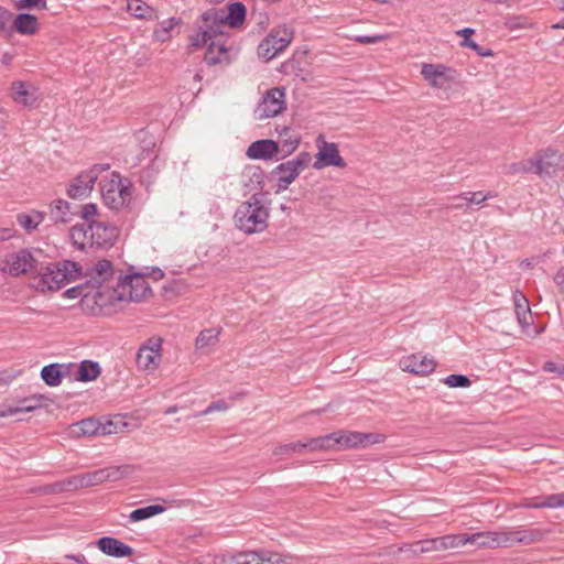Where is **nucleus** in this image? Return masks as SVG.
I'll return each instance as SVG.
<instances>
[{
	"label": "nucleus",
	"mask_w": 564,
	"mask_h": 564,
	"mask_svg": "<svg viewBox=\"0 0 564 564\" xmlns=\"http://www.w3.org/2000/svg\"><path fill=\"white\" fill-rule=\"evenodd\" d=\"M460 45L463 47H469L471 48L473 51H475L479 56H490L492 53H491V50L489 48H482L481 46H479L475 41L473 40H467V41H462L460 42Z\"/></svg>",
	"instance_id": "obj_53"
},
{
	"label": "nucleus",
	"mask_w": 564,
	"mask_h": 564,
	"mask_svg": "<svg viewBox=\"0 0 564 564\" xmlns=\"http://www.w3.org/2000/svg\"><path fill=\"white\" fill-rule=\"evenodd\" d=\"M384 39L383 35H357L355 41L359 44H375L381 42Z\"/></svg>",
	"instance_id": "obj_57"
},
{
	"label": "nucleus",
	"mask_w": 564,
	"mask_h": 564,
	"mask_svg": "<svg viewBox=\"0 0 564 564\" xmlns=\"http://www.w3.org/2000/svg\"><path fill=\"white\" fill-rule=\"evenodd\" d=\"M224 17V9H209L202 14L203 25L198 29L210 31L215 36L223 35V28L226 25Z\"/></svg>",
	"instance_id": "obj_23"
},
{
	"label": "nucleus",
	"mask_w": 564,
	"mask_h": 564,
	"mask_svg": "<svg viewBox=\"0 0 564 564\" xmlns=\"http://www.w3.org/2000/svg\"><path fill=\"white\" fill-rule=\"evenodd\" d=\"M181 23V19L170 18L160 23V26L153 31L154 37L160 42H165L171 37V31Z\"/></svg>",
	"instance_id": "obj_42"
},
{
	"label": "nucleus",
	"mask_w": 564,
	"mask_h": 564,
	"mask_svg": "<svg viewBox=\"0 0 564 564\" xmlns=\"http://www.w3.org/2000/svg\"><path fill=\"white\" fill-rule=\"evenodd\" d=\"M66 486H68V490H78L82 488H86L84 485L83 474L68 477L66 479Z\"/></svg>",
	"instance_id": "obj_54"
},
{
	"label": "nucleus",
	"mask_w": 564,
	"mask_h": 564,
	"mask_svg": "<svg viewBox=\"0 0 564 564\" xmlns=\"http://www.w3.org/2000/svg\"><path fill=\"white\" fill-rule=\"evenodd\" d=\"M293 39V31L288 26L272 30L259 44L258 55L265 61H271L285 50Z\"/></svg>",
	"instance_id": "obj_7"
},
{
	"label": "nucleus",
	"mask_w": 564,
	"mask_h": 564,
	"mask_svg": "<svg viewBox=\"0 0 564 564\" xmlns=\"http://www.w3.org/2000/svg\"><path fill=\"white\" fill-rule=\"evenodd\" d=\"M100 375L99 364L91 360H84L80 362L76 379L79 381H91L95 380Z\"/></svg>",
	"instance_id": "obj_36"
},
{
	"label": "nucleus",
	"mask_w": 564,
	"mask_h": 564,
	"mask_svg": "<svg viewBox=\"0 0 564 564\" xmlns=\"http://www.w3.org/2000/svg\"><path fill=\"white\" fill-rule=\"evenodd\" d=\"M247 10L242 2H234L228 7V11L224 10L225 24L230 28H239L246 20Z\"/></svg>",
	"instance_id": "obj_31"
},
{
	"label": "nucleus",
	"mask_w": 564,
	"mask_h": 564,
	"mask_svg": "<svg viewBox=\"0 0 564 564\" xmlns=\"http://www.w3.org/2000/svg\"><path fill=\"white\" fill-rule=\"evenodd\" d=\"M467 544V539L463 533L446 534L438 538L426 539L415 543L412 552L414 554H423L435 551H444L448 549H456Z\"/></svg>",
	"instance_id": "obj_11"
},
{
	"label": "nucleus",
	"mask_w": 564,
	"mask_h": 564,
	"mask_svg": "<svg viewBox=\"0 0 564 564\" xmlns=\"http://www.w3.org/2000/svg\"><path fill=\"white\" fill-rule=\"evenodd\" d=\"M561 156L556 151L546 150L541 156H539L534 165L539 175H551L556 171Z\"/></svg>",
	"instance_id": "obj_26"
},
{
	"label": "nucleus",
	"mask_w": 564,
	"mask_h": 564,
	"mask_svg": "<svg viewBox=\"0 0 564 564\" xmlns=\"http://www.w3.org/2000/svg\"><path fill=\"white\" fill-rule=\"evenodd\" d=\"M312 161L308 152H301L295 158L279 164L274 170L273 174L278 176V191L286 189L300 175L302 171L308 167Z\"/></svg>",
	"instance_id": "obj_8"
},
{
	"label": "nucleus",
	"mask_w": 564,
	"mask_h": 564,
	"mask_svg": "<svg viewBox=\"0 0 564 564\" xmlns=\"http://www.w3.org/2000/svg\"><path fill=\"white\" fill-rule=\"evenodd\" d=\"M335 437L336 436L334 432L324 436L311 438L308 442H306L307 449L311 452L333 449L337 447Z\"/></svg>",
	"instance_id": "obj_38"
},
{
	"label": "nucleus",
	"mask_w": 564,
	"mask_h": 564,
	"mask_svg": "<svg viewBox=\"0 0 564 564\" xmlns=\"http://www.w3.org/2000/svg\"><path fill=\"white\" fill-rule=\"evenodd\" d=\"M514 305L519 324L522 327L528 326L530 324V319L532 318L528 300L522 294L519 296L516 295Z\"/></svg>",
	"instance_id": "obj_40"
},
{
	"label": "nucleus",
	"mask_w": 564,
	"mask_h": 564,
	"mask_svg": "<svg viewBox=\"0 0 564 564\" xmlns=\"http://www.w3.org/2000/svg\"><path fill=\"white\" fill-rule=\"evenodd\" d=\"M127 475V467L124 466H109L96 469L89 473H84V485L86 488L98 486L106 481H118Z\"/></svg>",
	"instance_id": "obj_16"
},
{
	"label": "nucleus",
	"mask_w": 564,
	"mask_h": 564,
	"mask_svg": "<svg viewBox=\"0 0 564 564\" xmlns=\"http://www.w3.org/2000/svg\"><path fill=\"white\" fill-rule=\"evenodd\" d=\"M304 448H307L306 443L295 442L278 446L274 449V455H283L289 453H301Z\"/></svg>",
	"instance_id": "obj_49"
},
{
	"label": "nucleus",
	"mask_w": 564,
	"mask_h": 564,
	"mask_svg": "<svg viewBox=\"0 0 564 564\" xmlns=\"http://www.w3.org/2000/svg\"><path fill=\"white\" fill-rule=\"evenodd\" d=\"M64 375V365L61 364H51L44 366L41 370L42 380L50 387L61 384Z\"/></svg>",
	"instance_id": "obj_33"
},
{
	"label": "nucleus",
	"mask_w": 564,
	"mask_h": 564,
	"mask_svg": "<svg viewBox=\"0 0 564 564\" xmlns=\"http://www.w3.org/2000/svg\"><path fill=\"white\" fill-rule=\"evenodd\" d=\"M86 231L89 232V240L97 246H105L111 243L117 236V228L110 223L98 219L86 226Z\"/></svg>",
	"instance_id": "obj_18"
},
{
	"label": "nucleus",
	"mask_w": 564,
	"mask_h": 564,
	"mask_svg": "<svg viewBox=\"0 0 564 564\" xmlns=\"http://www.w3.org/2000/svg\"><path fill=\"white\" fill-rule=\"evenodd\" d=\"M80 275L82 265L75 261L63 260L62 262L50 263L45 271L39 274L35 288L41 292L57 291Z\"/></svg>",
	"instance_id": "obj_2"
},
{
	"label": "nucleus",
	"mask_w": 564,
	"mask_h": 564,
	"mask_svg": "<svg viewBox=\"0 0 564 564\" xmlns=\"http://www.w3.org/2000/svg\"><path fill=\"white\" fill-rule=\"evenodd\" d=\"M505 25L510 30L522 29L527 26V20L521 17H510L506 19Z\"/></svg>",
	"instance_id": "obj_55"
},
{
	"label": "nucleus",
	"mask_w": 564,
	"mask_h": 564,
	"mask_svg": "<svg viewBox=\"0 0 564 564\" xmlns=\"http://www.w3.org/2000/svg\"><path fill=\"white\" fill-rule=\"evenodd\" d=\"M444 383L451 388H466L470 386L471 381L465 375L453 373L444 379Z\"/></svg>",
	"instance_id": "obj_45"
},
{
	"label": "nucleus",
	"mask_w": 564,
	"mask_h": 564,
	"mask_svg": "<svg viewBox=\"0 0 564 564\" xmlns=\"http://www.w3.org/2000/svg\"><path fill=\"white\" fill-rule=\"evenodd\" d=\"M220 329L207 328L202 330L195 341L197 349L215 346L219 340Z\"/></svg>",
	"instance_id": "obj_39"
},
{
	"label": "nucleus",
	"mask_w": 564,
	"mask_h": 564,
	"mask_svg": "<svg viewBox=\"0 0 564 564\" xmlns=\"http://www.w3.org/2000/svg\"><path fill=\"white\" fill-rule=\"evenodd\" d=\"M15 8L18 10L37 8L45 10L47 8L46 0H17Z\"/></svg>",
	"instance_id": "obj_52"
},
{
	"label": "nucleus",
	"mask_w": 564,
	"mask_h": 564,
	"mask_svg": "<svg viewBox=\"0 0 564 564\" xmlns=\"http://www.w3.org/2000/svg\"><path fill=\"white\" fill-rule=\"evenodd\" d=\"M12 98L15 102L32 108L39 100V91L29 83L14 82L12 84Z\"/></svg>",
	"instance_id": "obj_19"
},
{
	"label": "nucleus",
	"mask_w": 564,
	"mask_h": 564,
	"mask_svg": "<svg viewBox=\"0 0 564 564\" xmlns=\"http://www.w3.org/2000/svg\"><path fill=\"white\" fill-rule=\"evenodd\" d=\"M317 153L316 161L313 163L315 170H322L327 166L345 167L346 162L340 156L338 145L334 142H327L324 135L319 134L316 139Z\"/></svg>",
	"instance_id": "obj_10"
},
{
	"label": "nucleus",
	"mask_w": 564,
	"mask_h": 564,
	"mask_svg": "<svg viewBox=\"0 0 564 564\" xmlns=\"http://www.w3.org/2000/svg\"><path fill=\"white\" fill-rule=\"evenodd\" d=\"M242 182L250 192L259 194L263 189L264 173L259 166H249L242 173Z\"/></svg>",
	"instance_id": "obj_28"
},
{
	"label": "nucleus",
	"mask_w": 564,
	"mask_h": 564,
	"mask_svg": "<svg viewBox=\"0 0 564 564\" xmlns=\"http://www.w3.org/2000/svg\"><path fill=\"white\" fill-rule=\"evenodd\" d=\"M99 185L101 197L109 208L131 210L132 184L129 180L113 172L109 180H101Z\"/></svg>",
	"instance_id": "obj_4"
},
{
	"label": "nucleus",
	"mask_w": 564,
	"mask_h": 564,
	"mask_svg": "<svg viewBox=\"0 0 564 564\" xmlns=\"http://www.w3.org/2000/svg\"><path fill=\"white\" fill-rule=\"evenodd\" d=\"M543 369L549 372H557L560 375L564 373V367L557 366L552 361L545 362Z\"/></svg>",
	"instance_id": "obj_60"
},
{
	"label": "nucleus",
	"mask_w": 564,
	"mask_h": 564,
	"mask_svg": "<svg viewBox=\"0 0 564 564\" xmlns=\"http://www.w3.org/2000/svg\"><path fill=\"white\" fill-rule=\"evenodd\" d=\"M15 31L22 35H33L39 30V20L30 13H19L13 22Z\"/></svg>",
	"instance_id": "obj_30"
},
{
	"label": "nucleus",
	"mask_w": 564,
	"mask_h": 564,
	"mask_svg": "<svg viewBox=\"0 0 564 564\" xmlns=\"http://www.w3.org/2000/svg\"><path fill=\"white\" fill-rule=\"evenodd\" d=\"M161 345L162 340L160 338H150L139 348L135 356L139 369L151 371L158 368L161 360Z\"/></svg>",
	"instance_id": "obj_14"
},
{
	"label": "nucleus",
	"mask_w": 564,
	"mask_h": 564,
	"mask_svg": "<svg viewBox=\"0 0 564 564\" xmlns=\"http://www.w3.org/2000/svg\"><path fill=\"white\" fill-rule=\"evenodd\" d=\"M37 251L20 249L6 254L1 270L12 276H19L37 271L39 260L35 257Z\"/></svg>",
	"instance_id": "obj_6"
},
{
	"label": "nucleus",
	"mask_w": 564,
	"mask_h": 564,
	"mask_svg": "<svg viewBox=\"0 0 564 564\" xmlns=\"http://www.w3.org/2000/svg\"><path fill=\"white\" fill-rule=\"evenodd\" d=\"M70 237L75 243L80 240L82 246H84L85 240L89 239V232L86 231V225H75L72 227Z\"/></svg>",
	"instance_id": "obj_50"
},
{
	"label": "nucleus",
	"mask_w": 564,
	"mask_h": 564,
	"mask_svg": "<svg viewBox=\"0 0 564 564\" xmlns=\"http://www.w3.org/2000/svg\"><path fill=\"white\" fill-rule=\"evenodd\" d=\"M97 546L106 555L117 558L128 557L133 553L131 546L112 536L100 538Z\"/></svg>",
	"instance_id": "obj_20"
},
{
	"label": "nucleus",
	"mask_w": 564,
	"mask_h": 564,
	"mask_svg": "<svg viewBox=\"0 0 564 564\" xmlns=\"http://www.w3.org/2000/svg\"><path fill=\"white\" fill-rule=\"evenodd\" d=\"M227 409L228 404L225 400H217L212 402L199 415H206L215 411H226Z\"/></svg>",
	"instance_id": "obj_56"
},
{
	"label": "nucleus",
	"mask_w": 564,
	"mask_h": 564,
	"mask_svg": "<svg viewBox=\"0 0 564 564\" xmlns=\"http://www.w3.org/2000/svg\"><path fill=\"white\" fill-rule=\"evenodd\" d=\"M522 507L524 508H533V509H539V508H542L541 506V497H538V498H531V499H525L522 503H521Z\"/></svg>",
	"instance_id": "obj_59"
},
{
	"label": "nucleus",
	"mask_w": 564,
	"mask_h": 564,
	"mask_svg": "<svg viewBox=\"0 0 564 564\" xmlns=\"http://www.w3.org/2000/svg\"><path fill=\"white\" fill-rule=\"evenodd\" d=\"M11 17L12 14L8 9L0 7V30H6V24L10 21Z\"/></svg>",
	"instance_id": "obj_58"
},
{
	"label": "nucleus",
	"mask_w": 564,
	"mask_h": 564,
	"mask_svg": "<svg viewBox=\"0 0 564 564\" xmlns=\"http://www.w3.org/2000/svg\"><path fill=\"white\" fill-rule=\"evenodd\" d=\"M88 284L89 283H85L69 288L64 292V296L67 299L87 297L89 295V293L86 292Z\"/></svg>",
	"instance_id": "obj_51"
},
{
	"label": "nucleus",
	"mask_w": 564,
	"mask_h": 564,
	"mask_svg": "<svg viewBox=\"0 0 564 564\" xmlns=\"http://www.w3.org/2000/svg\"><path fill=\"white\" fill-rule=\"evenodd\" d=\"M127 423L122 419L115 416L113 419H101V434L102 436L118 434L124 431Z\"/></svg>",
	"instance_id": "obj_43"
},
{
	"label": "nucleus",
	"mask_w": 564,
	"mask_h": 564,
	"mask_svg": "<svg viewBox=\"0 0 564 564\" xmlns=\"http://www.w3.org/2000/svg\"><path fill=\"white\" fill-rule=\"evenodd\" d=\"M268 209L262 205L257 193L242 203L235 213V223L238 229L246 234L261 232L267 228Z\"/></svg>",
	"instance_id": "obj_3"
},
{
	"label": "nucleus",
	"mask_w": 564,
	"mask_h": 564,
	"mask_svg": "<svg viewBox=\"0 0 564 564\" xmlns=\"http://www.w3.org/2000/svg\"><path fill=\"white\" fill-rule=\"evenodd\" d=\"M542 508H560L564 507V492L552 494L541 497Z\"/></svg>",
	"instance_id": "obj_46"
},
{
	"label": "nucleus",
	"mask_w": 564,
	"mask_h": 564,
	"mask_svg": "<svg viewBox=\"0 0 564 564\" xmlns=\"http://www.w3.org/2000/svg\"><path fill=\"white\" fill-rule=\"evenodd\" d=\"M109 170V164H94L88 170L79 173L69 184L67 195L73 199L87 197L99 175Z\"/></svg>",
	"instance_id": "obj_9"
},
{
	"label": "nucleus",
	"mask_w": 564,
	"mask_h": 564,
	"mask_svg": "<svg viewBox=\"0 0 564 564\" xmlns=\"http://www.w3.org/2000/svg\"><path fill=\"white\" fill-rule=\"evenodd\" d=\"M165 511V508L160 505H150L147 507L134 509L129 514L130 522H139L150 519L154 516L161 514Z\"/></svg>",
	"instance_id": "obj_37"
},
{
	"label": "nucleus",
	"mask_w": 564,
	"mask_h": 564,
	"mask_svg": "<svg viewBox=\"0 0 564 564\" xmlns=\"http://www.w3.org/2000/svg\"><path fill=\"white\" fill-rule=\"evenodd\" d=\"M73 436H102L101 419L87 417L70 425Z\"/></svg>",
	"instance_id": "obj_24"
},
{
	"label": "nucleus",
	"mask_w": 564,
	"mask_h": 564,
	"mask_svg": "<svg viewBox=\"0 0 564 564\" xmlns=\"http://www.w3.org/2000/svg\"><path fill=\"white\" fill-rule=\"evenodd\" d=\"M70 205L64 199H56L51 204L50 217L55 224H67L73 219Z\"/></svg>",
	"instance_id": "obj_32"
},
{
	"label": "nucleus",
	"mask_w": 564,
	"mask_h": 564,
	"mask_svg": "<svg viewBox=\"0 0 564 564\" xmlns=\"http://www.w3.org/2000/svg\"><path fill=\"white\" fill-rule=\"evenodd\" d=\"M43 219L44 214L37 210L17 215V223L28 232L35 230Z\"/></svg>",
	"instance_id": "obj_34"
},
{
	"label": "nucleus",
	"mask_w": 564,
	"mask_h": 564,
	"mask_svg": "<svg viewBox=\"0 0 564 564\" xmlns=\"http://www.w3.org/2000/svg\"><path fill=\"white\" fill-rule=\"evenodd\" d=\"M497 196L496 193H492V192H488V193H482V192H466V193H463L460 194L459 196L456 197V199H464L466 200V206H470L473 204L475 205H479L490 198H495Z\"/></svg>",
	"instance_id": "obj_44"
},
{
	"label": "nucleus",
	"mask_w": 564,
	"mask_h": 564,
	"mask_svg": "<svg viewBox=\"0 0 564 564\" xmlns=\"http://www.w3.org/2000/svg\"><path fill=\"white\" fill-rule=\"evenodd\" d=\"M467 543L478 547H506L513 543H533L541 539L538 530L509 529L503 531L477 532L474 534L463 533Z\"/></svg>",
	"instance_id": "obj_1"
},
{
	"label": "nucleus",
	"mask_w": 564,
	"mask_h": 564,
	"mask_svg": "<svg viewBox=\"0 0 564 564\" xmlns=\"http://www.w3.org/2000/svg\"><path fill=\"white\" fill-rule=\"evenodd\" d=\"M284 98V88L274 87L268 90L256 109L257 118L261 120L272 118L281 113L285 108Z\"/></svg>",
	"instance_id": "obj_13"
},
{
	"label": "nucleus",
	"mask_w": 564,
	"mask_h": 564,
	"mask_svg": "<svg viewBox=\"0 0 564 564\" xmlns=\"http://www.w3.org/2000/svg\"><path fill=\"white\" fill-rule=\"evenodd\" d=\"M112 264L107 259L98 260L91 268L87 269L86 275L90 276L87 283L100 288L102 283L112 278Z\"/></svg>",
	"instance_id": "obj_22"
},
{
	"label": "nucleus",
	"mask_w": 564,
	"mask_h": 564,
	"mask_svg": "<svg viewBox=\"0 0 564 564\" xmlns=\"http://www.w3.org/2000/svg\"><path fill=\"white\" fill-rule=\"evenodd\" d=\"M436 362L422 354H412L400 360V368L419 376H426L434 371Z\"/></svg>",
	"instance_id": "obj_17"
},
{
	"label": "nucleus",
	"mask_w": 564,
	"mask_h": 564,
	"mask_svg": "<svg viewBox=\"0 0 564 564\" xmlns=\"http://www.w3.org/2000/svg\"><path fill=\"white\" fill-rule=\"evenodd\" d=\"M66 558L73 560L78 564H89L88 561L86 560L85 555H83V554H76V555L68 554V555H66Z\"/></svg>",
	"instance_id": "obj_64"
},
{
	"label": "nucleus",
	"mask_w": 564,
	"mask_h": 564,
	"mask_svg": "<svg viewBox=\"0 0 564 564\" xmlns=\"http://www.w3.org/2000/svg\"><path fill=\"white\" fill-rule=\"evenodd\" d=\"M335 443L339 449L366 447L369 444H377L383 441L384 436L378 433H361L352 431L335 432Z\"/></svg>",
	"instance_id": "obj_12"
},
{
	"label": "nucleus",
	"mask_w": 564,
	"mask_h": 564,
	"mask_svg": "<svg viewBox=\"0 0 564 564\" xmlns=\"http://www.w3.org/2000/svg\"><path fill=\"white\" fill-rule=\"evenodd\" d=\"M97 206L93 203L85 204L82 207V218L85 220L84 225L97 221L99 218Z\"/></svg>",
	"instance_id": "obj_47"
},
{
	"label": "nucleus",
	"mask_w": 564,
	"mask_h": 564,
	"mask_svg": "<svg viewBox=\"0 0 564 564\" xmlns=\"http://www.w3.org/2000/svg\"><path fill=\"white\" fill-rule=\"evenodd\" d=\"M144 275L141 273L121 275L115 290L117 299L127 302H141L151 295V288Z\"/></svg>",
	"instance_id": "obj_5"
},
{
	"label": "nucleus",
	"mask_w": 564,
	"mask_h": 564,
	"mask_svg": "<svg viewBox=\"0 0 564 564\" xmlns=\"http://www.w3.org/2000/svg\"><path fill=\"white\" fill-rule=\"evenodd\" d=\"M444 65L423 64L421 74L433 87L442 88L446 82Z\"/></svg>",
	"instance_id": "obj_29"
},
{
	"label": "nucleus",
	"mask_w": 564,
	"mask_h": 564,
	"mask_svg": "<svg viewBox=\"0 0 564 564\" xmlns=\"http://www.w3.org/2000/svg\"><path fill=\"white\" fill-rule=\"evenodd\" d=\"M147 275L151 276L154 281H159L164 278V272L160 268L154 267Z\"/></svg>",
	"instance_id": "obj_63"
},
{
	"label": "nucleus",
	"mask_w": 564,
	"mask_h": 564,
	"mask_svg": "<svg viewBox=\"0 0 564 564\" xmlns=\"http://www.w3.org/2000/svg\"><path fill=\"white\" fill-rule=\"evenodd\" d=\"M227 54V48L223 43L212 41L207 47L204 59L208 65H216L221 62V55Z\"/></svg>",
	"instance_id": "obj_41"
},
{
	"label": "nucleus",
	"mask_w": 564,
	"mask_h": 564,
	"mask_svg": "<svg viewBox=\"0 0 564 564\" xmlns=\"http://www.w3.org/2000/svg\"><path fill=\"white\" fill-rule=\"evenodd\" d=\"M45 398L43 395H31L21 399L15 406H7L0 409V417L12 416L18 413L32 412L41 406V402Z\"/></svg>",
	"instance_id": "obj_25"
},
{
	"label": "nucleus",
	"mask_w": 564,
	"mask_h": 564,
	"mask_svg": "<svg viewBox=\"0 0 564 564\" xmlns=\"http://www.w3.org/2000/svg\"><path fill=\"white\" fill-rule=\"evenodd\" d=\"M51 491L54 494H59L64 491H69L68 486H66V479L62 481H57L51 486Z\"/></svg>",
	"instance_id": "obj_61"
},
{
	"label": "nucleus",
	"mask_w": 564,
	"mask_h": 564,
	"mask_svg": "<svg viewBox=\"0 0 564 564\" xmlns=\"http://www.w3.org/2000/svg\"><path fill=\"white\" fill-rule=\"evenodd\" d=\"M554 282L558 286L560 291L564 293V269L556 272Z\"/></svg>",
	"instance_id": "obj_62"
},
{
	"label": "nucleus",
	"mask_w": 564,
	"mask_h": 564,
	"mask_svg": "<svg viewBox=\"0 0 564 564\" xmlns=\"http://www.w3.org/2000/svg\"><path fill=\"white\" fill-rule=\"evenodd\" d=\"M263 564H302V561L291 554H281L278 552L262 549Z\"/></svg>",
	"instance_id": "obj_35"
},
{
	"label": "nucleus",
	"mask_w": 564,
	"mask_h": 564,
	"mask_svg": "<svg viewBox=\"0 0 564 564\" xmlns=\"http://www.w3.org/2000/svg\"><path fill=\"white\" fill-rule=\"evenodd\" d=\"M206 564H263L262 549L236 554L207 555Z\"/></svg>",
	"instance_id": "obj_15"
},
{
	"label": "nucleus",
	"mask_w": 564,
	"mask_h": 564,
	"mask_svg": "<svg viewBox=\"0 0 564 564\" xmlns=\"http://www.w3.org/2000/svg\"><path fill=\"white\" fill-rule=\"evenodd\" d=\"M127 11L140 20L154 21L159 19L158 11L143 0H128Z\"/></svg>",
	"instance_id": "obj_27"
},
{
	"label": "nucleus",
	"mask_w": 564,
	"mask_h": 564,
	"mask_svg": "<svg viewBox=\"0 0 564 564\" xmlns=\"http://www.w3.org/2000/svg\"><path fill=\"white\" fill-rule=\"evenodd\" d=\"M214 37H216L215 35H213L210 33V31H207L205 29L198 31V33L196 35H192L191 36V45L193 47H203L207 44V42L209 40H213Z\"/></svg>",
	"instance_id": "obj_48"
},
{
	"label": "nucleus",
	"mask_w": 564,
	"mask_h": 564,
	"mask_svg": "<svg viewBox=\"0 0 564 564\" xmlns=\"http://www.w3.org/2000/svg\"><path fill=\"white\" fill-rule=\"evenodd\" d=\"M279 153V144L270 139H262L252 142L248 150L247 155L253 160H270Z\"/></svg>",
	"instance_id": "obj_21"
}]
</instances>
